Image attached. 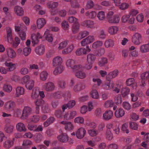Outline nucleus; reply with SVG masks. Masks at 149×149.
I'll use <instances>...</instances> for the list:
<instances>
[{"instance_id": "18", "label": "nucleus", "mask_w": 149, "mask_h": 149, "mask_svg": "<svg viewBox=\"0 0 149 149\" xmlns=\"http://www.w3.org/2000/svg\"><path fill=\"white\" fill-rule=\"evenodd\" d=\"M35 52L39 55L43 54L45 52V48L43 45H40L36 48Z\"/></svg>"}, {"instance_id": "5", "label": "nucleus", "mask_w": 149, "mask_h": 149, "mask_svg": "<svg viewBox=\"0 0 149 149\" xmlns=\"http://www.w3.org/2000/svg\"><path fill=\"white\" fill-rule=\"evenodd\" d=\"M94 40V38L93 36H89L81 41V44L82 46H84L92 42Z\"/></svg>"}, {"instance_id": "40", "label": "nucleus", "mask_w": 149, "mask_h": 149, "mask_svg": "<svg viewBox=\"0 0 149 149\" xmlns=\"http://www.w3.org/2000/svg\"><path fill=\"white\" fill-rule=\"evenodd\" d=\"M31 38L32 40V42L33 45L37 44L38 43V39L35 34H32L31 36Z\"/></svg>"}, {"instance_id": "26", "label": "nucleus", "mask_w": 149, "mask_h": 149, "mask_svg": "<svg viewBox=\"0 0 149 149\" xmlns=\"http://www.w3.org/2000/svg\"><path fill=\"white\" fill-rule=\"evenodd\" d=\"M74 46L73 45H71L68 46L67 48L63 49L62 51V53L63 54H66L71 53L74 49Z\"/></svg>"}, {"instance_id": "2", "label": "nucleus", "mask_w": 149, "mask_h": 149, "mask_svg": "<svg viewBox=\"0 0 149 149\" xmlns=\"http://www.w3.org/2000/svg\"><path fill=\"white\" fill-rule=\"evenodd\" d=\"M26 30V27L23 24H20L19 26V37L22 40H25L26 39V33L25 31Z\"/></svg>"}, {"instance_id": "50", "label": "nucleus", "mask_w": 149, "mask_h": 149, "mask_svg": "<svg viewBox=\"0 0 149 149\" xmlns=\"http://www.w3.org/2000/svg\"><path fill=\"white\" fill-rule=\"evenodd\" d=\"M3 90L8 93L10 92L12 90V86L8 84H5L3 87Z\"/></svg>"}, {"instance_id": "58", "label": "nucleus", "mask_w": 149, "mask_h": 149, "mask_svg": "<svg viewBox=\"0 0 149 149\" xmlns=\"http://www.w3.org/2000/svg\"><path fill=\"white\" fill-rule=\"evenodd\" d=\"M130 127L131 129L134 130H137L138 127L137 124L135 122H130L129 123Z\"/></svg>"}, {"instance_id": "41", "label": "nucleus", "mask_w": 149, "mask_h": 149, "mask_svg": "<svg viewBox=\"0 0 149 149\" xmlns=\"http://www.w3.org/2000/svg\"><path fill=\"white\" fill-rule=\"evenodd\" d=\"M114 105V103L112 100H108L104 102V106L105 107H111Z\"/></svg>"}, {"instance_id": "6", "label": "nucleus", "mask_w": 149, "mask_h": 149, "mask_svg": "<svg viewBox=\"0 0 149 149\" xmlns=\"http://www.w3.org/2000/svg\"><path fill=\"white\" fill-rule=\"evenodd\" d=\"M44 89L47 91H51L55 88V85L53 83L49 82L45 83L43 86Z\"/></svg>"}, {"instance_id": "21", "label": "nucleus", "mask_w": 149, "mask_h": 149, "mask_svg": "<svg viewBox=\"0 0 149 149\" xmlns=\"http://www.w3.org/2000/svg\"><path fill=\"white\" fill-rule=\"evenodd\" d=\"M75 75L77 78L81 79H84L86 77V73L82 71H79L76 72Z\"/></svg>"}, {"instance_id": "42", "label": "nucleus", "mask_w": 149, "mask_h": 149, "mask_svg": "<svg viewBox=\"0 0 149 149\" xmlns=\"http://www.w3.org/2000/svg\"><path fill=\"white\" fill-rule=\"evenodd\" d=\"M93 24V22L90 20L85 21L82 23L83 26L88 28L91 27Z\"/></svg>"}, {"instance_id": "36", "label": "nucleus", "mask_w": 149, "mask_h": 149, "mask_svg": "<svg viewBox=\"0 0 149 149\" xmlns=\"http://www.w3.org/2000/svg\"><path fill=\"white\" fill-rule=\"evenodd\" d=\"M126 84L127 86H130L131 85L136 86L135 80L133 78H130L127 79L126 81Z\"/></svg>"}, {"instance_id": "47", "label": "nucleus", "mask_w": 149, "mask_h": 149, "mask_svg": "<svg viewBox=\"0 0 149 149\" xmlns=\"http://www.w3.org/2000/svg\"><path fill=\"white\" fill-rule=\"evenodd\" d=\"M74 121L75 123L83 124L84 122V118L81 117H78L74 119Z\"/></svg>"}, {"instance_id": "59", "label": "nucleus", "mask_w": 149, "mask_h": 149, "mask_svg": "<svg viewBox=\"0 0 149 149\" xmlns=\"http://www.w3.org/2000/svg\"><path fill=\"white\" fill-rule=\"evenodd\" d=\"M92 63L91 62L87 61L84 66V68L86 70L91 69L92 67Z\"/></svg>"}, {"instance_id": "28", "label": "nucleus", "mask_w": 149, "mask_h": 149, "mask_svg": "<svg viewBox=\"0 0 149 149\" xmlns=\"http://www.w3.org/2000/svg\"><path fill=\"white\" fill-rule=\"evenodd\" d=\"M118 30L116 26H111L108 29V32L111 35H114L116 33Z\"/></svg>"}, {"instance_id": "62", "label": "nucleus", "mask_w": 149, "mask_h": 149, "mask_svg": "<svg viewBox=\"0 0 149 149\" xmlns=\"http://www.w3.org/2000/svg\"><path fill=\"white\" fill-rule=\"evenodd\" d=\"M68 20L70 23L74 24L78 22L77 19L74 17L71 16L68 17Z\"/></svg>"}, {"instance_id": "32", "label": "nucleus", "mask_w": 149, "mask_h": 149, "mask_svg": "<svg viewBox=\"0 0 149 149\" xmlns=\"http://www.w3.org/2000/svg\"><path fill=\"white\" fill-rule=\"evenodd\" d=\"M63 70V67L62 66H59L56 68L54 71L53 73L54 75H56L58 74L61 73Z\"/></svg>"}, {"instance_id": "35", "label": "nucleus", "mask_w": 149, "mask_h": 149, "mask_svg": "<svg viewBox=\"0 0 149 149\" xmlns=\"http://www.w3.org/2000/svg\"><path fill=\"white\" fill-rule=\"evenodd\" d=\"M91 97L93 98L98 99L99 95L98 92L96 90H93L91 92Z\"/></svg>"}, {"instance_id": "31", "label": "nucleus", "mask_w": 149, "mask_h": 149, "mask_svg": "<svg viewBox=\"0 0 149 149\" xmlns=\"http://www.w3.org/2000/svg\"><path fill=\"white\" fill-rule=\"evenodd\" d=\"M120 20V19L118 16H115L112 17L108 21L111 23H117L119 22Z\"/></svg>"}, {"instance_id": "54", "label": "nucleus", "mask_w": 149, "mask_h": 149, "mask_svg": "<svg viewBox=\"0 0 149 149\" xmlns=\"http://www.w3.org/2000/svg\"><path fill=\"white\" fill-rule=\"evenodd\" d=\"M68 41L65 40L59 44L58 49H61L65 47L68 45Z\"/></svg>"}, {"instance_id": "39", "label": "nucleus", "mask_w": 149, "mask_h": 149, "mask_svg": "<svg viewBox=\"0 0 149 149\" xmlns=\"http://www.w3.org/2000/svg\"><path fill=\"white\" fill-rule=\"evenodd\" d=\"M85 48H81L77 49L75 52L77 56H80L83 54H85Z\"/></svg>"}, {"instance_id": "45", "label": "nucleus", "mask_w": 149, "mask_h": 149, "mask_svg": "<svg viewBox=\"0 0 149 149\" xmlns=\"http://www.w3.org/2000/svg\"><path fill=\"white\" fill-rule=\"evenodd\" d=\"M103 44V42L101 41H97L94 42L92 45V47L94 49H96L98 47L101 46Z\"/></svg>"}, {"instance_id": "11", "label": "nucleus", "mask_w": 149, "mask_h": 149, "mask_svg": "<svg viewBox=\"0 0 149 149\" xmlns=\"http://www.w3.org/2000/svg\"><path fill=\"white\" fill-rule=\"evenodd\" d=\"M141 77L142 84L144 86L146 84L145 82L147 83L148 79H149V71L142 73L141 75Z\"/></svg>"}, {"instance_id": "33", "label": "nucleus", "mask_w": 149, "mask_h": 149, "mask_svg": "<svg viewBox=\"0 0 149 149\" xmlns=\"http://www.w3.org/2000/svg\"><path fill=\"white\" fill-rule=\"evenodd\" d=\"M63 112L60 109H58L55 111L54 115L58 118H63Z\"/></svg>"}, {"instance_id": "24", "label": "nucleus", "mask_w": 149, "mask_h": 149, "mask_svg": "<svg viewBox=\"0 0 149 149\" xmlns=\"http://www.w3.org/2000/svg\"><path fill=\"white\" fill-rule=\"evenodd\" d=\"M141 52L142 53H146L149 51V45L148 44L143 45L140 47Z\"/></svg>"}, {"instance_id": "44", "label": "nucleus", "mask_w": 149, "mask_h": 149, "mask_svg": "<svg viewBox=\"0 0 149 149\" xmlns=\"http://www.w3.org/2000/svg\"><path fill=\"white\" fill-rule=\"evenodd\" d=\"M114 102L116 104H121L122 102V97L120 95H118L114 98Z\"/></svg>"}, {"instance_id": "64", "label": "nucleus", "mask_w": 149, "mask_h": 149, "mask_svg": "<svg viewBox=\"0 0 149 149\" xmlns=\"http://www.w3.org/2000/svg\"><path fill=\"white\" fill-rule=\"evenodd\" d=\"M62 28L64 30H67L68 29L69 25L68 22L65 21H63L61 24Z\"/></svg>"}, {"instance_id": "57", "label": "nucleus", "mask_w": 149, "mask_h": 149, "mask_svg": "<svg viewBox=\"0 0 149 149\" xmlns=\"http://www.w3.org/2000/svg\"><path fill=\"white\" fill-rule=\"evenodd\" d=\"M105 51V49L104 48H101L98 50L96 54V55L98 56H101L104 54Z\"/></svg>"}, {"instance_id": "63", "label": "nucleus", "mask_w": 149, "mask_h": 149, "mask_svg": "<svg viewBox=\"0 0 149 149\" xmlns=\"http://www.w3.org/2000/svg\"><path fill=\"white\" fill-rule=\"evenodd\" d=\"M107 138L109 140H111L113 138V135L111 133L110 130H107L106 132Z\"/></svg>"}, {"instance_id": "25", "label": "nucleus", "mask_w": 149, "mask_h": 149, "mask_svg": "<svg viewBox=\"0 0 149 149\" xmlns=\"http://www.w3.org/2000/svg\"><path fill=\"white\" fill-rule=\"evenodd\" d=\"M13 127L11 125H6L4 128V131L9 134L11 133L13 131Z\"/></svg>"}, {"instance_id": "14", "label": "nucleus", "mask_w": 149, "mask_h": 149, "mask_svg": "<svg viewBox=\"0 0 149 149\" xmlns=\"http://www.w3.org/2000/svg\"><path fill=\"white\" fill-rule=\"evenodd\" d=\"M52 64L53 66H61L62 62V58L59 56H57L53 59Z\"/></svg>"}, {"instance_id": "61", "label": "nucleus", "mask_w": 149, "mask_h": 149, "mask_svg": "<svg viewBox=\"0 0 149 149\" xmlns=\"http://www.w3.org/2000/svg\"><path fill=\"white\" fill-rule=\"evenodd\" d=\"M94 4L93 2L92 1H88L87 3L85 9L88 10V9L93 8L94 6Z\"/></svg>"}, {"instance_id": "7", "label": "nucleus", "mask_w": 149, "mask_h": 149, "mask_svg": "<svg viewBox=\"0 0 149 149\" xmlns=\"http://www.w3.org/2000/svg\"><path fill=\"white\" fill-rule=\"evenodd\" d=\"M58 140L62 143H66L68 141L69 137L66 133H62L57 136Z\"/></svg>"}, {"instance_id": "51", "label": "nucleus", "mask_w": 149, "mask_h": 149, "mask_svg": "<svg viewBox=\"0 0 149 149\" xmlns=\"http://www.w3.org/2000/svg\"><path fill=\"white\" fill-rule=\"evenodd\" d=\"M35 139L37 143L40 142L42 138V136L40 133L36 134L34 136Z\"/></svg>"}, {"instance_id": "16", "label": "nucleus", "mask_w": 149, "mask_h": 149, "mask_svg": "<svg viewBox=\"0 0 149 149\" xmlns=\"http://www.w3.org/2000/svg\"><path fill=\"white\" fill-rule=\"evenodd\" d=\"M102 86L103 88L106 90L110 89L113 86V82L112 81H106Z\"/></svg>"}, {"instance_id": "49", "label": "nucleus", "mask_w": 149, "mask_h": 149, "mask_svg": "<svg viewBox=\"0 0 149 149\" xmlns=\"http://www.w3.org/2000/svg\"><path fill=\"white\" fill-rule=\"evenodd\" d=\"M63 95V94L61 91H58L52 94L53 96L56 99H60Z\"/></svg>"}, {"instance_id": "23", "label": "nucleus", "mask_w": 149, "mask_h": 149, "mask_svg": "<svg viewBox=\"0 0 149 149\" xmlns=\"http://www.w3.org/2000/svg\"><path fill=\"white\" fill-rule=\"evenodd\" d=\"M89 32L87 31H80L78 34L77 38L79 40H81L88 35Z\"/></svg>"}, {"instance_id": "3", "label": "nucleus", "mask_w": 149, "mask_h": 149, "mask_svg": "<svg viewBox=\"0 0 149 149\" xmlns=\"http://www.w3.org/2000/svg\"><path fill=\"white\" fill-rule=\"evenodd\" d=\"M142 40L141 35L139 33H136L133 36L132 38V42L136 45H139Z\"/></svg>"}, {"instance_id": "1", "label": "nucleus", "mask_w": 149, "mask_h": 149, "mask_svg": "<svg viewBox=\"0 0 149 149\" xmlns=\"http://www.w3.org/2000/svg\"><path fill=\"white\" fill-rule=\"evenodd\" d=\"M32 108L29 106L24 107L22 111V113L20 117L22 119H26L32 112Z\"/></svg>"}, {"instance_id": "56", "label": "nucleus", "mask_w": 149, "mask_h": 149, "mask_svg": "<svg viewBox=\"0 0 149 149\" xmlns=\"http://www.w3.org/2000/svg\"><path fill=\"white\" fill-rule=\"evenodd\" d=\"M88 133L89 135L92 136H96L98 132L97 130L94 129L89 130H88Z\"/></svg>"}, {"instance_id": "29", "label": "nucleus", "mask_w": 149, "mask_h": 149, "mask_svg": "<svg viewBox=\"0 0 149 149\" xmlns=\"http://www.w3.org/2000/svg\"><path fill=\"white\" fill-rule=\"evenodd\" d=\"M114 44V41L111 39L106 40L104 42V45L107 48L112 47L113 46Z\"/></svg>"}, {"instance_id": "20", "label": "nucleus", "mask_w": 149, "mask_h": 149, "mask_svg": "<svg viewBox=\"0 0 149 149\" xmlns=\"http://www.w3.org/2000/svg\"><path fill=\"white\" fill-rule=\"evenodd\" d=\"M46 40H47L49 42H52L53 38L52 35L50 34L48 30H46L44 35Z\"/></svg>"}, {"instance_id": "34", "label": "nucleus", "mask_w": 149, "mask_h": 149, "mask_svg": "<svg viewBox=\"0 0 149 149\" xmlns=\"http://www.w3.org/2000/svg\"><path fill=\"white\" fill-rule=\"evenodd\" d=\"M13 144V142L12 140H7L3 144V146L6 148L9 149L11 147Z\"/></svg>"}, {"instance_id": "43", "label": "nucleus", "mask_w": 149, "mask_h": 149, "mask_svg": "<svg viewBox=\"0 0 149 149\" xmlns=\"http://www.w3.org/2000/svg\"><path fill=\"white\" fill-rule=\"evenodd\" d=\"M34 81L31 80L29 81V83L26 85V88L29 90H31L33 87L34 86Z\"/></svg>"}, {"instance_id": "52", "label": "nucleus", "mask_w": 149, "mask_h": 149, "mask_svg": "<svg viewBox=\"0 0 149 149\" xmlns=\"http://www.w3.org/2000/svg\"><path fill=\"white\" fill-rule=\"evenodd\" d=\"M95 59V56L94 55L92 54H88L87 57V61L92 62L94 61Z\"/></svg>"}, {"instance_id": "48", "label": "nucleus", "mask_w": 149, "mask_h": 149, "mask_svg": "<svg viewBox=\"0 0 149 149\" xmlns=\"http://www.w3.org/2000/svg\"><path fill=\"white\" fill-rule=\"evenodd\" d=\"M129 6V4L126 3H123L119 5L118 6L120 10H123L127 9Z\"/></svg>"}, {"instance_id": "15", "label": "nucleus", "mask_w": 149, "mask_h": 149, "mask_svg": "<svg viewBox=\"0 0 149 149\" xmlns=\"http://www.w3.org/2000/svg\"><path fill=\"white\" fill-rule=\"evenodd\" d=\"M45 20L43 18L38 19L37 21V26L38 29H40L46 24Z\"/></svg>"}, {"instance_id": "8", "label": "nucleus", "mask_w": 149, "mask_h": 149, "mask_svg": "<svg viewBox=\"0 0 149 149\" xmlns=\"http://www.w3.org/2000/svg\"><path fill=\"white\" fill-rule=\"evenodd\" d=\"M86 133L85 129L81 127L76 132V136L78 139H81L85 136Z\"/></svg>"}, {"instance_id": "9", "label": "nucleus", "mask_w": 149, "mask_h": 149, "mask_svg": "<svg viewBox=\"0 0 149 149\" xmlns=\"http://www.w3.org/2000/svg\"><path fill=\"white\" fill-rule=\"evenodd\" d=\"M60 123L65 125V129L66 130L70 131L73 129L74 126L71 122L63 121L60 122Z\"/></svg>"}, {"instance_id": "37", "label": "nucleus", "mask_w": 149, "mask_h": 149, "mask_svg": "<svg viewBox=\"0 0 149 149\" xmlns=\"http://www.w3.org/2000/svg\"><path fill=\"white\" fill-rule=\"evenodd\" d=\"M47 6L49 8H54L56 7L58 5V3L57 2H53L50 1L48 2L47 4Z\"/></svg>"}, {"instance_id": "46", "label": "nucleus", "mask_w": 149, "mask_h": 149, "mask_svg": "<svg viewBox=\"0 0 149 149\" xmlns=\"http://www.w3.org/2000/svg\"><path fill=\"white\" fill-rule=\"evenodd\" d=\"M108 63V60L106 58H102L98 62V65L100 66H102Z\"/></svg>"}, {"instance_id": "22", "label": "nucleus", "mask_w": 149, "mask_h": 149, "mask_svg": "<svg viewBox=\"0 0 149 149\" xmlns=\"http://www.w3.org/2000/svg\"><path fill=\"white\" fill-rule=\"evenodd\" d=\"M130 92V89L127 87L123 88L121 92V95L123 97H127V96L129 94Z\"/></svg>"}, {"instance_id": "4", "label": "nucleus", "mask_w": 149, "mask_h": 149, "mask_svg": "<svg viewBox=\"0 0 149 149\" xmlns=\"http://www.w3.org/2000/svg\"><path fill=\"white\" fill-rule=\"evenodd\" d=\"M76 102L74 100L69 101L67 104H65L62 105L61 108L63 112L68 108L69 109L72 108L75 105Z\"/></svg>"}, {"instance_id": "60", "label": "nucleus", "mask_w": 149, "mask_h": 149, "mask_svg": "<svg viewBox=\"0 0 149 149\" xmlns=\"http://www.w3.org/2000/svg\"><path fill=\"white\" fill-rule=\"evenodd\" d=\"M106 36L104 31L103 30H101L98 33V37L101 39H104Z\"/></svg>"}, {"instance_id": "13", "label": "nucleus", "mask_w": 149, "mask_h": 149, "mask_svg": "<svg viewBox=\"0 0 149 149\" xmlns=\"http://www.w3.org/2000/svg\"><path fill=\"white\" fill-rule=\"evenodd\" d=\"M8 56L10 58H13L16 56V54L14 50L10 48H8L6 49Z\"/></svg>"}, {"instance_id": "30", "label": "nucleus", "mask_w": 149, "mask_h": 149, "mask_svg": "<svg viewBox=\"0 0 149 149\" xmlns=\"http://www.w3.org/2000/svg\"><path fill=\"white\" fill-rule=\"evenodd\" d=\"M79 24L78 22L73 24L72 28V30L73 33L74 34L76 33L79 31Z\"/></svg>"}, {"instance_id": "55", "label": "nucleus", "mask_w": 149, "mask_h": 149, "mask_svg": "<svg viewBox=\"0 0 149 149\" xmlns=\"http://www.w3.org/2000/svg\"><path fill=\"white\" fill-rule=\"evenodd\" d=\"M30 77L28 75H26L23 77L21 80V83L24 84L27 83L30 80Z\"/></svg>"}, {"instance_id": "10", "label": "nucleus", "mask_w": 149, "mask_h": 149, "mask_svg": "<svg viewBox=\"0 0 149 149\" xmlns=\"http://www.w3.org/2000/svg\"><path fill=\"white\" fill-rule=\"evenodd\" d=\"M113 115V112L111 111H106L103 114V119L105 120H109L112 118Z\"/></svg>"}, {"instance_id": "19", "label": "nucleus", "mask_w": 149, "mask_h": 149, "mask_svg": "<svg viewBox=\"0 0 149 149\" xmlns=\"http://www.w3.org/2000/svg\"><path fill=\"white\" fill-rule=\"evenodd\" d=\"M125 113L124 110L122 109H117L115 113V116L117 118H120L123 116Z\"/></svg>"}, {"instance_id": "38", "label": "nucleus", "mask_w": 149, "mask_h": 149, "mask_svg": "<svg viewBox=\"0 0 149 149\" xmlns=\"http://www.w3.org/2000/svg\"><path fill=\"white\" fill-rule=\"evenodd\" d=\"M48 75V73L45 71L42 72L40 74V79L42 81L46 80Z\"/></svg>"}, {"instance_id": "17", "label": "nucleus", "mask_w": 149, "mask_h": 149, "mask_svg": "<svg viewBox=\"0 0 149 149\" xmlns=\"http://www.w3.org/2000/svg\"><path fill=\"white\" fill-rule=\"evenodd\" d=\"M85 86L81 83H79L76 84L73 88V90L75 92H78L84 89Z\"/></svg>"}, {"instance_id": "12", "label": "nucleus", "mask_w": 149, "mask_h": 149, "mask_svg": "<svg viewBox=\"0 0 149 149\" xmlns=\"http://www.w3.org/2000/svg\"><path fill=\"white\" fill-rule=\"evenodd\" d=\"M15 106V104L14 102L9 101L5 104L4 107L6 110H10L13 109Z\"/></svg>"}, {"instance_id": "53", "label": "nucleus", "mask_w": 149, "mask_h": 149, "mask_svg": "<svg viewBox=\"0 0 149 149\" xmlns=\"http://www.w3.org/2000/svg\"><path fill=\"white\" fill-rule=\"evenodd\" d=\"M75 64V62L72 59H69L68 60L66 63L67 66L68 67H70L72 68Z\"/></svg>"}, {"instance_id": "27", "label": "nucleus", "mask_w": 149, "mask_h": 149, "mask_svg": "<svg viewBox=\"0 0 149 149\" xmlns=\"http://www.w3.org/2000/svg\"><path fill=\"white\" fill-rule=\"evenodd\" d=\"M5 65L8 67V70L9 71H11L13 70L15 68V65L11 62H8L6 61L5 63Z\"/></svg>"}]
</instances>
